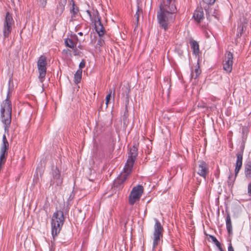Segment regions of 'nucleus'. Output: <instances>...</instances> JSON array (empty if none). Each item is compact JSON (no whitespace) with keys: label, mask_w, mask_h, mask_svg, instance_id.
<instances>
[{"label":"nucleus","mask_w":251,"mask_h":251,"mask_svg":"<svg viewBox=\"0 0 251 251\" xmlns=\"http://www.w3.org/2000/svg\"><path fill=\"white\" fill-rule=\"evenodd\" d=\"M12 97V91L9 89L8 90L6 99L2 101L0 104V119L4 124L5 132L8 134L9 128L11 123L12 103L10 98Z\"/></svg>","instance_id":"obj_1"},{"label":"nucleus","mask_w":251,"mask_h":251,"mask_svg":"<svg viewBox=\"0 0 251 251\" xmlns=\"http://www.w3.org/2000/svg\"><path fill=\"white\" fill-rule=\"evenodd\" d=\"M170 11H164L158 10L157 12V20L159 27L167 31L175 20V13L177 11L176 7L172 5Z\"/></svg>","instance_id":"obj_2"},{"label":"nucleus","mask_w":251,"mask_h":251,"mask_svg":"<svg viewBox=\"0 0 251 251\" xmlns=\"http://www.w3.org/2000/svg\"><path fill=\"white\" fill-rule=\"evenodd\" d=\"M65 221L63 211L57 210L53 213L51 218V234L54 240L60 233Z\"/></svg>","instance_id":"obj_3"},{"label":"nucleus","mask_w":251,"mask_h":251,"mask_svg":"<svg viewBox=\"0 0 251 251\" xmlns=\"http://www.w3.org/2000/svg\"><path fill=\"white\" fill-rule=\"evenodd\" d=\"M137 148L133 146L129 150L128 153V158L124 168V172L121 177L125 180L127 176L131 173L133 166L138 154Z\"/></svg>","instance_id":"obj_4"},{"label":"nucleus","mask_w":251,"mask_h":251,"mask_svg":"<svg viewBox=\"0 0 251 251\" xmlns=\"http://www.w3.org/2000/svg\"><path fill=\"white\" fill-rule=\"evenodd\" d=\"M155 223L154 226V231L153 234L152 247L154 249L160 243L161 239L163 238V227L161 226L159 221L155 219Z\"/></svg>","instance_id":"obj_5"},{"label":"nucleus","mask_w":251,"mask_h":251,"mask_svg":"<svg viewBox=\"0 0 251 251\" xmlns=\"http://www.w3.org/2000/svg\"><path fill=\"white\" fill-rule=\"evenodd\" d=\"M14 24V21L12 14L7 12L5 17L2 28V32L5 38H8L10 35Z\"/></svg>","instance_id":"obj_6"},{"label":"nucleus","mask_w":251,"mask_h":251,"mask_svg":"<svg viewBox=\"0 0 251 251\" xmlns=\"http://www.w3.org/2000/svg\"><path fill=\"white\" fill-rule=\"evenodd\" d=\"M144 192V188L142 185H138L134 187L128 197V202L130 205H133L139 201Z\"/></svg>","instance_id":"obj_7"},{"label":"nucleus","mask_w":251,"mask_h":251,"mask_svg":"<svg viewBox=\"0 0 251 251\" xmlns=\"http://www.w3.org/2000/svg\"><path fill=\"white\" fill-rule=\"evenodd\" d=\"M37 65L39 73V79L41 82H43L47 73V57L44 55H41L37 61Z\"/></svg>","instance_id":"obj_8"},{"label":"nucleus","mask_w":251,"mask_h":251,"mask_svg":"<svg viewBox=\"0 0 251 251\" xmlns=\"http://www.w3.org/2000/svg\"><path fill=\"white\" fill-rule=\"evenodd\" d=\"M194 172L201 176L206 178L209 174L208 165L204 161H199L194 167Z\"/></svg>","instance_id":"obj_9"},{"label":"nucleus","mask_w":251,"mask_h":251,"mask_svg":"<svg viewBox=\"0 0 251 251\" xmlns=\"http://www.w3.org/2000/svg\"><path fill=\"white\" fill-rule=\"evenodd\" d=\"M233 54L230 51H226L223 61L224 70L227 73L231 72L233 65Z\"/></svg>","instance_id":"obj_10"},{"label":"nucleus","mask_w":251,"mask_h":251,"mask_svg":"<svg viewBox=\"0 0 251 251\" xmlns=\"http://www.w3.org/2000/svg\"><path fill=\"white\" fill-rule=\"evenodd\" d=\"M237 156V160L236 162V167L235 169V177L234 179L232 180V178L233 177V174H231L228 176V179L229 181H233L236 176H237L238 173H239L242 166V160H243V154L241 153H237L236 154Z\"/></svg>","instance_id":"obj_11"},{"label":"nucleus","mask_w":251,"mask_h":251,"mask_svg":"<svg viewBox=\"0 0 251 251\" xmlns=\"http://www.w3.org/2000/svg\"><path fill=\"white\" fill-rule=\"evenodd\" d=\"M158 1L159 3V10H162V11H170V9L172 5L176 7L174 0H158Z\"/></svg>","instance_id":"obj_12"},{"label":"nucleus","mask_w":251,"mask_h":251,"mask_svg":"<svg viewBox=\"0 0 251 251\" xmlns=\"http://www.w3.org/2000/svg\"><path fill=\"white\" fill-rule=\"evenodd\" d=\"M67 0H59L58 4L55 11V15L56 17H60L63 13Z\"/></svg>","instance_id":"obj_13"},{"label":"nucleus","mask_w":251,"mask_h":251,"mask_svg":"<svg viewBox=\"0 0 251 251\" xmlns=\"http://www.w3.org/2000/svg\"><path fill=\"white\" fill-rule=\"evenodd\" d=\"M53 180L52 181L53 183H55L56 185H61L62 183V178H61L60 172L58 169H55L53 171L52 173Z\"/></svg>","instance_id":"obj_14"},{"label":"nucleus","mask_w":251,"mask_h":251,"mask_svg":"<svg viewBox=\"0 0 251 251\" xmlns=\"http://www.w3.org/2000/svg\"><path fill=\"white\" fill-rule=\"evenodd\" d=\"M86 12L88 15L91 20L95 23V24L100 22V17L97 11H93V13L89 10H87Z\"/></svg>","instance_id":"obj_15"},{"label":"nucleus","mask_w":251,"mask_h":251,"mask_svg":"<svg viewBox=\"0 0 251 251\" xmlns=\"http://www.w3.org/2000/svg\"><path fill=\"white\" fill-rule=\"evenodd\" d=\"M244 174L247 179H251V161H249L245 164Z\"/></svg>","instance_id":"obj_16"},{"label":"nucleus","mask_w":251,"mask_h":251,"mask_svg":"<svg viewBox=\"0 0 251 251\" xmlns=\"http://www.w3.org/2000/svg\"><path fill=\"white\" fill-rule=\"evenodd\" d=\"M226 227L228 233L229 235L232 233V223L231 220L230 218V215L229 213H227L226 216Z\"/></svg>","instance_id":"obj_17"},{"label":"nucleus","mask_w":251,"mask_h":251,"mask_svg":"<svg viewBox=\"0 0 251 251\" xmlns=\"http://www.w3.org/2000/svg\"><path fill=\"white\" fill-rule=\"evenodd\" d=\"M95 29L100 36H102L104 35L105 32L104 28L100 22L95 24Z\"/></svg>","instance_id":"obj_18"},{"label":"nucleus","mask_w":251,"mask_h":251,"mask_svg":"<svg viewBox=\"0 0 251 251\" xmlns=\"http://www.w3.org/2000/svg\"><path fill=\"white\" fill-rule=\"evenodd\" d=\"M193 17L197 22H200L203 18V11L201 10H195L193 14Z\"/></svg>","instance_id":"obj_19"},{"label":"nucleus","mask_w":251,"mask_h":251,"mask_svg":"<svg viewBox=\"0 0 251 251\" xmlns=\"http://www.w3.org/2000/svg\"><path fill=\"white\" fill-rule=\"evenodd\" d=\"M217 0H202L201 5L205 10L209 8L210 5H213Z\"/></svg>","instance_id":"obj_20"},{"label":"nucleus","mask_w":251,"mask_h":251,"mask_svg":"<svg viewBox=\"0 0 251 251\" xmlns=\"http://www.w3.org/2000/svg\"><path fill=\"white\" fill-rule=\"evenodd\" d=\"M82 71L80 69H78L74 75V82L75 84L79 83L82 78Z\"/></svg>","instance_id":"obj_21"},{"label":"nucleus","mask_w":251,"mask_h":251,"mask_svg":"<svg viewBox=\"0 0 251 251\" xmlns=\"http://www.w3.org/2000/svg\"><path fill=\"white\" fill-rule=\"evenodd\" d=\"M191 48L193 50V52L195 54H197L199 52V45L198 43L195 40H191L190 42Z\"/></svg>","instance_id":"obj_22"},{"label":"nucleus","mask_w":251,"mask_h":251,"mask_svg":"<svg viewBox=\"0 0 251 251\" xmlns=\"http://www.w3.org/2000/svg\"><path fill=\"white\" fill-rule=\"evenodd\" d=\"M65 44L66 46L71 49H74L76 46V43H74L71 39L69 38H67L65 40Z\"/></svg>","instance_id":"obj_23"},{"label":"nucleus","mask_w":251,"mask_h":251,"mask_svg":"<svg viewBox=\"0 0 251 251\" xmlns=\"http://www.w3.org/2000/svg\"><path fill=\"white\" fill-rule=\"evenodd\" d=\"M71 3H72V7L70 10V12L73 14L72 16L75 17V15L78 12V9L77 7V6L75 5L74 0H71Z\"/></svg>","instance_id":"obj_24"},{"label":"nucleus","mask_w":251,"mask_h":251,"mask_svg":"<svg viewBox=\"0 0 251 251\" xmlns=\"http://www.w3.org/2000/svg\"><path fill=\"white\" fill-rule=\"evenodd\" d=\"M201 73V70L200 69L199 66L196 68L194 72H192L191 73V75L192 77L195 78H197L200 74Z\"/></svg>","instance_id":"obj_25"},{"label":"nucleus","mask_w":251,"mask_h":251,"mask_svg":"<svg viewBox=\"0 0 251 251\" xmlns=\"http://www.w3.org/2000/svg\"><path fill=\"white\" fill-rule=\"evenodd\" d=\"M246 27L244 25H240V26L238 28V33L237 34V36L240 37L242 36V33L245 30Z\"/></svg>","instance_id":"obj_26"},{"label":"nucleus","mask_w":251,"mask_h":251,"mask_svg":"<svg viewBox=\"0 0 251 251\" xmlns=\"http://www.w3.org/2000/svg\"><path fill=\"white\" fill-rule=\"evenodd\" d=\"M112 92H113V90L112 89H110L109 94L106 96L105 103L106 104V107H107L108 104L109 102Z\"/></svg>","instance_id":"obj_27"},{"label":"nucleus","mask_w":251,"mask_h":251,"mask_svg":"<svg viewBox=\"0 0 251 251\" xmlns=\"http://www.w3.org/2000/svg\"><path fill=\"white\" fill-rule=\"evenodd\" d=\"M47 0H38V3L40 7L44 8L47 4Z\"/></svg>","instance_id":"obj_28"},{"label":"nucleus","mask_w":251,"mask_h":251,"mask_svg":"<svg viewBox=\"0 0 251 251\" xmlns=\"http://www.w3.org/2000/svg\"><path fill=\"white\" fill-rule=\"evenodd\" d=\"M142 14V11L141 10H140L139 9H138L135 14V17L136 19L137 22H138L139 17L140 15H141Z\"/></svg>","instance_id":"obj_29"},{"label":"nucleus","mask_w":251,"mask_h":251,"mask_svg":"<svg viewBox=\"0 0 251 251\" xmlns=\"http://www.w3.org/2000/svg\"><path fill=\"white\" fill-rule=\"evenodd\" d=\"M210 237L212 241L215 244L217 247H219L221 246L220 243L218 241L216 238L213 236H210Z\"/></svg>","instance_id":"obj_30"},{"label":"nucleus","mask_w":251,"mask_h":251,"mask_svg":"<svg viewBox=\"0 0 251 251\" xmlns=\"http://www.w3.org/2000/svg\"><path fill=\"white\" fill-rule=\"evenodd\" d=\"M85 66V61L84 60H82L79 65V69L82 70V69L84 68Z\"/></svg>","instance_id":"obj_31"},{"label":"nucleus","mask_w":251,"mask_h":251,"mask_svg":"<svg viewBox=\"0 0 251 251\" xmlns=\"http://www.w3.org/2000/svg\"><path fill=\"white\" fill-rule=\"evenodd\" d=\"M248 195L249 197H251V181L248 185Z\"/></svg>","instance_id":"obj_32"},{"label":"nucleus","mask_w":251,"mask_h":251,"mask_svg":"<svg viewBox=\"0 0 251 251\" xmlns=\"http://www.w3.org/2000/svg\"><path fill=\"white\" fill-rule=\"evenodd\" d=\"M228 251H234V249L231 245V243H230L229 246L228 247Z\"/></svg>","instance_id":"obj_33"},{"label":"nucleus","mask_w":251,"mask_h":251,"mask_svg":"<svg viewBox=\"0 0 251 251\" xmlns=\"http://www.w3.org/2000/svg\"><path fill=\"white\" fill-rule=\"evenodd\" d=\"M218 249H219V250H220V251H224L223 250V249H222V247H221V245L219 247H218Z\"/></svg>","instance_id":"obj_34"},{"label":"nucleus","mask_w":251,"mask_h":251,"mask_svg":"<svg viewBox=\"0 0 251 251\" xmlns=\"http://www.w3.org/2000/svg\"><path fill=\"white\" fill-rule=\"evenodd\" d=\"M78 34L79 35H80V36H82V35H83V33H82V32H78Z\"/></svg>","instance_id":"obj_35"},{"label":"nucleus","mask_w":251,"mask_h":251,"mask_svg":"<svg viewBox=\"0 0 251 251\" xmlns=\"http://www.w3.org/2000/svg\"><path fill=\"white\" fill-rule=\"evenodd\" d=\"M113 98H114V95H115V92H114V91L113 92Z\"/></svg>","instance_id":"obj_36"}]
</instances>
